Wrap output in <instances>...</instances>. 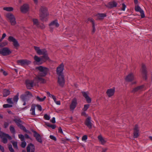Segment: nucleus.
I'll use <instances>...</instances> for the list:
<instances>
[{
    "mask_svg": "<svg viewBox=\"0 0 152 152\" xmlns=\"http://www.w3.org/2000/svg\"><path fill=\"white\" fill-rule=\"evenodd\" d=\"M141 71L142 73L145 75L146 74V71L145 65L144 64H142L141 68Z\"/></svg>",
    "mask_w": 152,
    "mask_h": 152,
    "instance_id": "32",
    "label": "nucleus"
},
{
    "mask_svg": "<svg viewBox=\"0 0 152 152\" xmlns=\"http://www.w3.org/2000/svg\"><path fill=\"white\" fill-rule=\"evenodd\" d=\"M35 105H32L31 106V108L30 110V111L31 112V115H35Z\"/></svg>",
    "mask_w": 152,
    "mask_h": 152,
    "instance_id": "28",
    "label": "nucleus"
},
{
    "mask_svg": "<svg viewBox=\"0 0 152 152\" xmlns=\"http://www.w3.org/2000/svg\"><path fill=\"white\" fill-rule=\"evenodd\" d=\"M51 98H52L54 100L55 102L56 101V96H54V95H52Z\"/></svg>",
    "mask_w": 152,
    "mask_h": 152,
    "instance_id": "59",
    "label": "nucleus"
},
{
    "mask_svg": "<svg viewBox=\"0 0 152 152\" xmlns=\"http://www.w3.org/2000/svg\"><path fill=\"white\" fill-rule=\"evenodd\" d=\"M90 105L88 104H85L84 105V107L83 109V111H86L89 107Z\"/></svg>",
    "mask_w": 152,
    "mask_h": 152,
    "instance_id": "40",
    "label": "nucleus"
},
{
    "mask_svg": "<svg viewBox=\"0 0 152 152\" xmlns=\"http://www.w3.org/2000/svg\"><path fill=\"white\" fill-rule=\"evenodd\" d=\"M144 86L143 85L140 86L136 87L133 89L132 91V93H134L136 92H139L143 90Z\"/></svg>",
    "mask_w": 152,
    "mask_h": 152,
    "instance_id": "18",
    "label": "nucleus"
},
{
    "mask_svg": "<svg viewBox=\"0 0 152 152\" xmlns=\"http://www.w3.org/2000/svg\"><path fill=\"white\" fill-rule=\"evenodd\" d=\"M34 48L37 53L39 55H45L47 53V51L45 49H40L38 47L34 46Z\"/></svg>",
    "mask_w": 152,
    "mask_h": 152,
    "instance_id": "8",
    "label": "nucleus"
},
{
    "mask_svg": "<svg viewBox=\"0 0 152 152\" xmlns=\"http://www.w3.org/2000/svg\"><path fill=\"white\" fill-rule=\"evenodd\" d=\"M47 125L50 127L52 128L53 129H54L56 127V126L54 124H47Z\"/></svg>",
    "mask_w": 152,
    "mask_h": 152,
    "instance_id": "43",
    "label": "nucleus"
},
{
    "mask_svg": "<svg viewBox=\"0 0 152 152\" xmlns=\"http://www.w3.org/2000/svg\"><path fill=\"white\" fill-rule=\"evenodd\" d=\"M18 63L20 65H28L31 63V61L27 60H20L17 61Z\"/></svg>",
    "mask_w": 152,
    "mask_h": 152,
    "instance_id": "11",
    "label": "nucleus"
},
{
    "mask_svg": "<svg viewBox=\"0 0 152 152\" xmlns=\"http://www.w3.org/2000/svg\"><path fill=\"white\" fill-rule=\"evenodd\" d=\"M7 102L10 104H12L13 105V102L12 101V98H10L7 99Z\"/></svg>",
    "mask_w": 152,
    "mask_h": 152,
    "instance_id": "41",
    "label": "nucleus"
},
{
    "mask_svg": "<svg viewBox=\"0 0 152 152\" xmlns=\"http://www.w3.org/2000/svg\"><path fill=\"white\" fill-rule=\"evenodd\" d=\"M98 138L99 142L102 145H104L107 142V140L104 138L101 135H99Z\"/></svg>",
    "mask_w": 152,
    "mask_h": 152,
    "instance_id": "25",
    "label": "nucleus"
},
{
    "mask_svg": "<svg viewBox=\"0 0 152 152\" xmlns=\"http://www.w3.org/2000/svg\"><path fill=\"white\" fill-rule=\"evenodd\" d=\"M99 19H102L106 16V15L104 13L98 14L97 15Z\"/></svg>",
    "mask_w": 152,
    "mask_h": 152,
    "instance_id": "33",
    "label": "nucleus"
},
{
    "mask_svg": "<svg viewBox=\"0 0 152 152\" xmlns=\"http://www.w3.org/2000/svg\"><path fill=\"white\" fill-rule=\"evenodd\" d=\"M27 152H34L35 149L34 145L31 143L28 145L27 147Z\"/></svg>",
    "mask_w": 152,
    "mask_h": 152,
    "instance_id": "16",
    "label": "nucleus"
},
{
    "mask_svg": "<svg viewBox=\"0 0 152 152\" xmlns=\"http://www.w3.org/2000/svg\"><path fill=\"white\" fill-rule=\"evenodd\" d=\"M0 149L2 152H4V147L0 145Z\"/></svg>",
    "mask_w": 152,
    "mask_h": 152,
    "instance_id": "58",
    "label": "nucleus"
},
{
    "mask_svg": "<svg viewBox=\"0 0 152 152\" xmlns=\"http://www.w3.org/2000/svg\"><path fill=\"white\" fill-rule=\"evenodd\" d=\"M14 121L19 127L22 125V121L19 118H15L14 120Z\"/></svg>",
    "mask_w": 152,
    "mask_h": 152,
    "instance_id": "27",
    "label": "nucleus"
},
{
    "mask_svg": "<svg viewBox=\"0 0 152 152\" xmlns=\"http://www.w3.org/2000/svg\"><path fill=\"white\" fill-rule=\"evenodd\" d=\"M36 70L38 72L37 76L36 78L38 82L42 83L45 82V80L42 77H45L49 72V69L48 68L40 66L35 68Z\"/></svg>",
    "mask_w": 152,
    "mask_h": 152,
    "instance_id": "1",
    "label": "nucleus"
},
{
    "mask_svg": "<svg viewBox=\"0 0 152 152\" xmlns=\"http://www.w3.org/2000/svg\"><path fill=\"white\" fill-rule=\"evenodd\" d=\"M36 106L37 107L38 110L40 111H41L42 110V107L40 105H37Z\"/></svg>",
    "mask_w": 152,
    "mask_h": 152,
    "instance_id": "54",
    "label": "nucleus"
},
{
    "mask_svg": "<svg viewBox=\"0 0 152 152\" xmlns=\"http://www.w3.org/2000/svg\"><path fill=\"white\" fill-rule=\"evenodd\" d=\"M91 118L90 117H88L87 118L86 122V125L89 128L92 127L91 123Z\"/></svg>",
    "mask_w": 152,
    "mask_h": 152,
    "instance_id": "22",
    "label": "nucleus"
},
{
    "mask_svg": "<svg viewBox=\"0 0 152 152\" xmlns=\"http://www.w3.org/2000/svg\"><path fill=\"white\" fill-rule=\"evenodd\" d=\"M26 86L28 88L30 89L33 86V82L32 80H27L26 81Z\"/></svg>",
    "mask_w": 152,
    "mask_h": 152,
    "instance_id": "24",
    "label": "nucleus"
},
{
    "mask_svg": "<svg viewBox=\"0 0 152 152\" xmlns=\"http://www.w3.org/2000/svg\"><path fill=\"white\" fill-rule=\"evenodd\" d=\"M0 137L1 138L3 142L4 143H7V138L10 140L12 139V137L9 135L4 133H1L0 135Z\"/></svg>",
    "mask_w": 152,
    "mask_h": 152,
    "instance_id": "4",
    "label": "nucleus"
},
{
    "mask_svg": "<svg viewBox=\"0 0 152 152\" xmlns=\"http://www.w3.org/2000/svg\"><path fill=\"white\" fill-rule=\"evenodd\" d=\"M90 21L93 23V32L94 33L95 31V28L94 26V23L93 20L92 19H90Z\"/></svg>",
    "mask_w": 152,
    "mask_h": 152,
    "instance_id": "42",
    "label": "nucleus"
},
{
    "mask_svg": "<svg viewBox=\"0 0 152 152\" xmlns=\"http://www.w3.org/2000/svg\"><path fill=\"white\" fill-rule=\"evenodd\" d=\"M19 138L20 139L21 141H23L24 140V137L22 134H19L18 135Z\"/></svg>",
    "mask_w": 152,
    "mask_h": 152,
    "instance_id": "46",
    "label": "nucleus"
},
{
    "mask_svg": "<svg viewBox=\"0 0 152 152\" xmlns=\"http://www.w3.org/2000/svg\"><path fill=\"white\" fill-rule=\"evenodd\" d=\"M35 62L38 64H41L43 62L42 61L41 58H40L37 56H35L34 58Z\"/></svg>",
    "mask_w": 152,
    "mask_h": 152,
    "instance_id": "23",
    "label": "nucleus"
},
{
    "mask_svg": "<svg viewBox=\"0 0 152 152\" xmlns=\"http://www.w3.org/2000/svg\"><path fill=\"white\" fill-rule=\"evenodd\" d=\"M8 44L7 41H5L2 42H0V48H2L7 45Z\"/></svg>",
    "mask_w": 152,
    "mask_h": 152,
    "instance_id": "37",
    "label": "nucleus"
},
{
    "mask_svg": "<svg viewBox=\"0 0 152 152\" xmlns=\"http://www.w3.org/2000/svg\"><path fill=\"white\" fill-rule=\"evenodd\" d=\"M50 138L52 140H53L54 141L56 140V138L53 135H50Z\"/></svg>",
    "mask_w": 152,
    "mask_h": 152,
    "instance_id": "52",
    "label": "nucleus"
},
{
    "mask_svg": "<svg viewBox=\"0 0 152 152\" xmlns=\"http://www.w3.org/2000/svg\"><path fill=\"white\" fill-rule=\"evenodd\" d=\"M29 6L28 4H23L20 7L21 12L23 13H26L29 10Z\"/></svg>",
    "mask_w": 152,
    "mask_h": 152,
    "instance_id": "9",
    "label": "nucleus"
},
{
    "mask_svg": "<svg viewBox=\"0 0 152 152\" xmlns=\"http://www.w3.org/2000/svg\"><path fill=\"white\" fill-rule=\"evenodd\" d=\"M87 139V137L86 135H85L83 136L82 138V140L84 141L86 140Z\"/></svg>",
    "mask_w": 152,
    "mask_h": 152,
    "instance_id": "55",
    "label": "nucleus"
},
{
    "mask_svg": "<svg viewBox=\"0 0 152 152\" xmlns=\"http://www.w3.org/2000/svg\"><path fill=\"white\" fill-rule=\"evenodd\" d=\"M26 143L25 142H22L21 146L22 148H24L26 146Z\"/></svg>",
    "mask_w": 152,
    "mask_h": 152,
    "instance_id": "53",
    "label": "nucleus"
},
{
    "mask_svg": "<svg viewBox=\"0 0 152 152\" xmlns=\"http://www.w3.org/2000/svg\"><path fill=\"white\" fill-rule=\"evenodd\" d=\"M26 95H26L27 96V97L28 95L30 97L33 96L31 93L28 91H27L26 92Z\"/></svg>",
    "mask_w": 152,
    "mask_h": 152,
    "instance_id": "49",
    "label": "nucleus"
},
{
    "mask_svg": "<svg viewBox=\"0 0 152 152\" xmlns=\"http://www.w3.org/2000/svg\"><path fill=\"white\" fill-rule=\"evenodd\" d=\"M55 103H56V104H57V105H60L61 104V102H60V101H56Z\"/></svg>",
    "mask_w": 152,
    "mask_h": 152,
    "instance_id": "62",
    "label": "nucleus"
},
{
    "mask_svg": "<svg viewBox=\"0 0 152 152\" xmlns=\"http://www.w3.org/2000/svg\"><path fill=\"white\" fill-rule=\"evenodd\" d=\"M122 7L121 8V10L124 11L126 7V6L124 3H123L122 4Z\"/></svg>",
    "mask_w": 152,
    "mask_h": 152,
    "instance_id": "51",
    "label": "nucleus"
},
{
    "mask_svg": "<svg viewBox=\"0 0 152 152\" xmlns=\"http://www.w3.org/2000/svg\"><path fill=\"white\" fill-rule=\"evenodd\" d=\"M12 107V104H6L3 105V107L5 108L10 107Z\"/></svg>",
    "mask_w": 152,
    "mask_h": 152,
    "instance_id": "44",
    "label": "nucleus"
},
{
    "mask_svg": "<svg viewBox=\"0 0 152 152\" xmlns=\"http://www.w3.org/2000/svg\"><path fill=\"white\" fill-rule=\"evenodd\" d=\"M134 137L136 138L139 136V130L137 125H136L134 129Z\"/></svg>",
    "mask_w": 152,
    "mask_h": 152,
    "instance_id": "19",
    "label": "nucleus"
},
{
    "mask_svg": "<svg viewBox=\"0 0 152 152\" xmlns=\"http://www.w3.org/2000/svg\"><path fill=\"white\" fill-rule=\"evenodd\" d=\"M48 14L47 12V9L45 7H41L40 9V17L43 21H46L47 20V16Z\"/></svg>",
    "mask_w": 152,
    "mask_h": 152,
    "instance_id": "2",
    "label": "nucleus"
},
{
    "mask_svg": "<svg viewBox=\"0 0 152 152\" xmlns=\"http://www.w3.org/2000/svg\"><path fill=\"white\" fill-rule=\"evenodd\" d=\"M115 92V88H111L108 89L106 91V94L109 97H111L113 96Z\"/></svg>",
    "mask_w": 152,
    "mask_h": 152,
    "instance_id": "12",
    "label": "nucleus"
},
{
    "mask_svg": "<svg viewBox=\"0 0 152 152\" xmlns=\"http://www.w3.org/2000/svg\"><path fill=\"white\" fill-rule=\"evenodd\" d=\"M58 132L62 134L63 133V132L62 131V130L61 129V127H59L58 128Z\"/></svg>",
    "mask_w": 152,
    "mask_h": 152,
    "instance_id": "57",
    "label": "nucleus"
},
{
    "mask_svg": "<svg viewBox=\"0 0 152 152\" xmlns=\"http://www.w3.org/2000/svg\"><path fill=\"white\" fill-rule=\"evenodd\" d=\"M46 98V96H43V97L42 98H41L39 96H37L36 97V100L37 101L40 102H42L45 100V99Z\"/></svg>",
    "mask_w": 152,
    "mask_h": 152,
    "instance_id": "31",
    "label": "nucleus"
},
{
    "mask_svg": "<svg viewBox=\"0 0 152 152\" xmlns=\"http://www.w3.org/2000/svg\"><path fill=\"white\" fill-rule=\"evenodd\" d=\"M44 118L45 119L49 120L50 119V117L47 114H45L44 116Z\"/></svg>",
    "mask_w": 152,
    "mask_h": 152,
    "instance_id": "45",
    "label": "nucleus"
},
{
    "mask_svg": "<svg viewBox=\"0 0 152 152\" xmlns=\"http://www.w3.org/2000/svg\"><path fill=\"white\" fill-rule=\"evenodd\" d=\"M27 96L26 95H22L21 96V99L24 101H25V99L26 98Z\"/></svg>",
    "mask_w": 152,
    "mask_h": 152,
    "instance_id": "50",
    "label": "nucleus"
},
{
    "mask_svg": "<svg viewBox=\"0 0 152 152\" xmlns=\"http://www.w3.org/2000/svg\"><path fill=\"white\" fill-rule=\"evenodd\" d=\"M32 21L34 25H35L37 27H39L40 26L39 22L37 19H33Z\"/></svg>",
    "mask_w": 152,
    "mask_h": 152,
    "instance_id": "30",
    "label": "nucleus"
},
{
    "mask_svg": "<svg viewBox=\"0 0 152 152\" xmlns=\"http://www.w3.org/2000/svg\"><path fill=\"white\" fill-rule=\"evenodd\" d=\"M51 121L53 123H56L55 118V117H53L52 119L51 120Z\"/></svg>",
    "mask_w": 152,
    "mask_h": 152,
    "instance_id": "56",
    "label": "nucleus"
},
{
    "mask_svg": "<svg viewBox=\"0 0 152 152\" xmlns=\"http://www.w3.org/2000/svg\"><path fill=\"white\" fill-rule=\"evenodd\" d=\"M10 94V91L8 90L5 89L3 91V95L4 96L6 97L9 95Z\"/></svg>",
    "mask_w": 152,
    "mask_h": 152,
    "instance_id": "29",
    "label": "nucleus"
},
{
    "mask_svg": "<svg viewBox=\"0 0 152 152\" xmlns=\"http://www.w3.org/2000/svg\"><path fill=\"white\" fill-rule=\"evenodd\" d=\"M0 71L1 73H2L5 76H6L7 75V72L6 71H4L2 69H0Z\"/></svg>",
    "mask_w": 152,
    "mask_h": 152,
    "instance_id": "47",
    "label": "nucleus"
},
{
    "mask_svg": "<svg viewBox=\"0 0 152 152\" xmlns=\"http://www.w3.org/2000/svg\"><path fill=\"white\" fill-rule=\"evenodd\" d=\"M11 53V51L7 48L0 49V54L4 56H7Z\"/></svg>",
    "mask_w": 152,
    "mask_h": 152,
    "instance_id": "6",
    "label": "nucleus"
},
{
    "mask_svg": "<svg viewBox=\"0 0 152 152\" xmlns=\"http://www.w3.org/2000/svg\"><path fill=\"white\" fill-rule=\"evenodd\" d=\"M77 104V101L76 99H72L71 103L70 105V109L71 110H73Z\"/></svg>",
    "mask_w": 152,
    "mask_h": 152,
    "instance_id": "14",
    "label": "nucleus"
},
{
    "mask_svg": "<svg viewBox=\"0 0 152 152\" xmlns=\"http://www.w3.org/2000/svg\"><path fill=\"white\" fill-rule=\"evenodd\" d=\"M86 111H83V112L82 113V115L83 116H84L86 117L87 116V115H86V113L85 112Z\"/></svg>",
    "mask_w": 152,
    "mask_h": 152,
    "instance_id": "60",
    "label": "nucleus"
},
{
    "mask_svg": "<svg viewBox=\"0 0 152 152\" xmlns=\"http://www.w3.org/2000/svg\"><path fill=\"white\" fill-rule=\"evenodd\" d=\"M82 94L83 96L85 98L87 103H90L91 102V99L89 97L88 95V94L86 92L84 91L82 92Z\"/></svg>",
    "mask_w": 152,
    "mask_h": 152,
    "instance_id": "21",
    "label": "nucleus"
},
{
    "mask_svg": "<svg viewBox=\"0 0 152 152\" xmlns=\"http://www.w3.org/2000/svg\"><path fill=\"white\" fill-rule=\"evenodd\" d=\"M50 28L53 29L55 27H58L59 26L57 20H55L51 22L49 24Z\"/></svg>",
    "mask_w": 152,
    "mask_h": 152,
    "instance_id": "20",
    "label": "nucleus"
},
{
    "mask_svg": "<svg viewBox=\"0 0 152 152\" xmlns=\"http://www.w3.org/2000/svg\"><path fill=\"white\" fill-rule=\"evenodd\" d=\"M109 7L112 8L116 7L117 4L115 2H113L109 3Z\"/></svg>",
    "mask_w": 152,
    "mask_h": 152,
    "instance_id": "34",
    "label": "nucleus"
},
{
    "mask_svg": "<svg viewBox=\"0 0 152 152\" xmlns=\"http://www.w3.org/2000/svg\"><path fill=\"white\" fill-rule=\"evenodd\" d=\"M10 130L11 131V132L13 133V134H14L15 133V131L14 127L12 126H10Z\"/></svg>",
    "mask_w": 152,
    "mask_h": 152,
    "instance_id": "38",
    "label": "nucleus"
},
{
    "mask_svg": "<svg viewBox=\"0 0 152 152\" xmlns=\"http://www.w3.org/2000/svg\"><path fill=\"white\" fill-rule=\"evenodd\" d=\"M33 132L34 133V136L36 138L37 141L40 143H42V140L40 135L35 131H34Z\"/></svg>",
    "mask_w": 152,
    "mask_h": 152,
    "instance_id": "17",
    "label": "nucleus"
},
{
    "mask_svg": "<svg viewBox=\"0 0 152 152\" xmlns=\"http://www.w3.org/2000/svg\"><path fill=\"white\" fill-rule=\"evenodd\" d=\"M64 69V65L63 63L61 64L57 68L56 72L58 76L62 75L63 71Z\"/></svg>",
    "mask_w": 152,
    "mask_h": 152,
    "instance_id": "7",
    "label": "nucleus"
},
{
    "mask_svg": "<svg viewBox=\"0 0 152 152\" xmlns=\"http://www.w3.org/2000/svg\"><path fill=\"white\" fill-rule=\"evenodd\" d=\"M135 10L137 12H139L141 14V16L142 18L145 17V15L144 11L140 7L138 6H136L135 7Z\"/></svg>",
    "mask_w": 152,
    "mask_h": 152,
    "instance_id": "15",
    "label": "nucleus"
},
{
    "mask_svg": "<svg viewBox=\"0 0 152 152\" xmlns=\"http://www.w3.org/2000/svg\"><path fill=\"white\" fill-rule=\"evenodd\" d=\"M6 17L9 20L11 25L12 26L15 25L16 22L14 15L12 14L9 13L6 15Z\"/></svg>",
    "mask_w": 152,
    "mask_h": 152,
    "instance_id": "3",
    "label": "nucleus"
},
{
    "mask_svg": "<svg viewBox=\"0 0 152 152\" xmlns=\"http://www.w3.org/2000/svg\"><path fill=\"white\" fill-rule=\"evenodd\" d=\"M9 125V124L7 122H5L4 124V128H6Z\"/></svg>",
    "mask_w": 152,
    "mask_h": 152,
    "instance_id": "61",
    "label": "nucleus"
},
{
    "mask_svg": "<svg viewBox=\"0 0 152 152\" xmlns=\"http://www.w3.org/2000/svg\"><path fill=\"white\" fill-rule=\"evenodd\" d=\"M18 94L15 96L13 98V101L14 102H17L18 100Z\"/></svg>",
    "mask_w": 152,
    "mask_h": 152,
    "instance_id": "39",
    "label": "nucleus"
},
{
    "mask_svg": "<svg viewBox=\"0 0 152 152\" xmlns=\"http://www.w3.org/2000/svg\"><path fill=\"white\" fill-rule=\"evenodd\" d=\"M3 9L4 10L10 12L13 11V7H4Z\"/></svg>",
    "mask_w": 152,
    "mask_h": 152,
    "instance_id": "35",
    "label": "nucleus"
},
{
    "mask_svg": "<svg viewBox=\"0 0 152 152\" xmlns=\"http://www.w3.org/2000/svg\"><path fill=\"white\" fill-rule=\"evenodd\" d=\"M58 83L60 86L63 87L65 84V80L63 75H59L58 78Z\"/></svg>",
    "mask_w": 152,
    "mask_h": 152,
    "instance_id": "10",
    "label": "nucleus"
},
{
    "mask_svg": "<svg viewBox=\"0 0 152 152\" xmlns=\"http://www.w3.org/2000/svg\"><path fill=\"white\" fill-rule=\"evenodd\" d=\"M47 94L50 97H52V95H52V94H50V93L49 92H48V91L47 92Z\"/></svg>",
    "mask_w": 152,
    "mask_h": 152,
    "instance_id": "64",
    "label": "nucleus"
},
{
    "mask_svg": "<svg viewBox=\"0 0 152 152\" xmlns=\"http://www.w3.org/2000/svg\"><path fill=\"white\" fill-rule=\"evenodd\" d=\"M107 150V148H103L102 152H106Z\"/></svg>",
    "mask_w": 152,
    "mask_h": 152,
    "instance_id": "63",
    "label": "nucleus"
},
{
    "mask_svg": "<svg viewBox=\"0 0 152 152\" xmlns=\"http://www.w3.org/2000/svg\"><path fill=\"white\" fill-rule=\"evenodd\" d=\"M8 39L9 41L12 42L13 45L15 48L16 49H18L20 46V45L15 38L12 36H10Z\"/></svg>",
    "mask_w": 152,
    "mask_h": 152,
    "instance_id": "5",
    "label": "nucleus"
},
{
    "mask_svg": "<svg viewBox=\"0 0 152 152\" xmlns=\"http://www.w3.org/2000/svg\"><path fill=\"white\" fill-rule=\"evenodd\" d=\"M21 129H23L24 131L28 132V131L26 129V128L22 125L19 127Z\"/></svg>",
    "mask_w": 152,
    "mask_h": 152,
    "instance_id": "48",
    "label": "nucleus"
},
{
    "mask_svg": "<svg viewBox=\"0 0 152 152\" xmlns=\"http://www.w3.org/2000/svg\"><path fill=\"white\" fill-rule=\"evenodd\" d=\"M11 142L12 143L14 148L17 149H18V148L17 145V142H15L14 141H11Z\"/></svg>",
    "mask_w": 152,
    "mask_h": 152,
    "instance_id": "36",
    "label": "nucleus"
},
{
    "mask_svg": "<svg viewBox=\"0 0 152 152\" xmlns=\"http://www.w3.org/2000/svg\"><path fill=\"white\" fill-rule=\"evenodd\" d=\"M134 76L132 73H129L126 77L125 79L126 81L131 82L134 79Z\"/></svg>",
    "mask_w": 152,
    "mask_h": 152,
    "instance_id": "13",
    "label": "nucleus"
},
{
    "mask_svg": "<svg viewBox=\"0 0 152 152\" xmlns=\"http://www.w3.org/2000/svg\"><path fill=\"white\" fill-rule=\"evenodd\" d=\"M43 56L41 57L42 61L43 63L45 62L47 60H49V58L46 53Z\"/></svg>",
    "mask_w": 152,
    "mask_h": 152,
    "instance_id": "26",
    "label": "nucleus"
}]
</instances>
